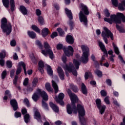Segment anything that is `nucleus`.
I'll return each instance as SVG.
<instances>
[{
  "label": "nucleus",
  "mask_w": 125,
  "mask_h": 125,
  "mask_svg": "<svg viewBox=\"0 0 125 125\" xmlns=\"http://www.w3.org/2000/svg\"><path fill=\"white\" fill-rule=\"evenodd\" d=\"M65 13L67 15V16L69 18L70 20H72L73 19V16L72 15V12H71L70 10L68 9L67 8H65Z\"/></svg>",
  "instance_id": "nucleus-22"
},
{
  "label": "nucleus",
  "mask_w": 125,
  "mask_h": 125,
  "mask_svg": "<svg viewBox=\"0 0 125 125\" xmlns=\"http://www.w3.org/2000/svg\"><path fill=\"white\" fill-rule=\"evenodd\" d=\"M6 75H7V73L6 72V70H4L1 74V79L4 80L5 79V77H6Z\"/></svg>",
  "instance_id": "nucleus-45"
},
{
  "label": "nucleus",
  "mask_w": 125,
  "mask_h": 125,
  "mask_svg": "<svg viewBox=\"0 0 125 125\" xmlns=\"http://www.w3.org/2000/svg\"><path fill=\"white\" fill-rule=\"evenodd\" d=\"M66 41L69 44H73L74 43V38L71 35H67L66 38Z\"/></svg>",
  "instance_id": "nucleus-17"
},
{
  "label": "nucleus",
  "mask_w": 125,
  "mask_h": 125,
  "mask_svg": "<svg viewBox=\"0 0 125 125\" xmlns=\"http://www.w3.org/2000/svg\"><path fill=\"white\" fill-rule=\"evenodd\" d=\"M101 95L102 96H104V97H105V96H107V92L104 90H102L101 91Z\"/></svg>",
  "instance_id": "nucleus-49"
},
{
  "label": "nucleus",
  "mask_w": 125,
  "mask_h": 125,
  "mask_svg": "<svg viewBox=\"0 0 125 125\" xmlns=\"http://www.w3.org/2000/svg\"><path fill=\"white\" fill-rule=\"evenodd\" d=\"M42 36L43 38L46 37L49 34V30L47 28H44L42 30Z\"/></svg>",
  "instance_id": "nucleus-20"
},
{
  "label": "nucleus",
  "mask_w": 125,
  "mask_h": 125,
  "mask_svg": "<svg viewBox=\"0 0 125 125\" xmlns=\"http://www.w3.org/2000/svg\"><path fill=\"white\" fill-rule=\"evenodd\" d=\"M62 60L63 63H66V62H67V57H66L65 56H63L62 57Z\"/></svg>",
  "instance_id": "nucleus-61"
},
{
  "label": "nucleus",
  "mask_w": 125,
  "mask_h": 125,
  "mask_svg": "<svg viewBox=\"0 0 125 125\" xmlns=\"http://www.w3.org/2000/svg\"><path fill=\"white\" fill-rule=\"evenodd\" d=\"M11 98V94H10V92L9 90H7L5 92V95L3 97V100H7V98Z\"/></svg>",
  "instance_id": "nucleus-23"
},
{
  "label": "nucleus",
  "mask_w": 125,
  "mask_h": 125,
  "mask_svg": "<svg viewBox=\"0 0 125 125\" xmlns=\"http://www.w3.org/2000/svg\"><path fill=\"white\" fill-rule=\"evenodd\" d=\"M28 83H29V79L25 78L24 82H23V85H27V84H28Z\"/></svg>",
  "instance_id": "nucleus-62"
},
{
  "label": "nucleus",
  "mask_w": 125,
  "mask_h": 125,
  "mask_svg": "<svg viewBox=\"0 0 125 125\" xmlns=\"http://www.w3.org/2000/svg\"><path fill=\"white\" fill-rule=\"evenodd\" d=\"M46 89L48 91H51V88H50V84L49 83H46L45 84Z\"/></svg>",
  "instance_id": "nucleus-48"
},
{
  "label": "nucleus",
  "mask_w": 125,
  "mask_h": 125,
  "mask_svg": "<svg viewBox=\"0 0 125 125\" xmlns=\"http://www.w3.org/2000/svg\"><path fill=\"white\" fill-rule=\"evenodd\" d=\"M11 10L12 11H14L15 8V3L14 2V0H10Z\"/></svg>",
  "instance_id": "nucleus-31"
},
{
  "label": "nucleus",
  "mask_w": 125,
  "mask_h": 125,
  "mask_svg": "<svg viewBox=\"0 0 125 125\" xmlns=\"http://www.w3.org/2000/svg\"><path fill=\"white\" fill-rule=\"evenodd\" d=\"M58 36V34L56 32H54L51 35V38L52 39H54L55 37H57Z\"/></svg>",
  "instance_id": "nucleus-56"
},
{
  "label": "nucleus",
  "mask_w": 125,
  "mask_h": 125,
  "mask_svg": "<svg viewBox=\"0 0 125 125\" xmlns=\"http://www.w3.org/2000/svg\"><path fill=\"white\" fill-rule=\"evenodd\" d=\"M57 72L61 80H64V71H63V69L61 67H58Z\"/></svg>",
  "instance_id": "nucleus-15"
},
{
  "label": "nucleus",
  "mask_w": 125,
  "mask_h": 125,
  "mask_svg": "<svg viewBox=\"0 0 125 125\" xmlns=\"http://www.w3.org/2000/svg\"><path fill=\"white\" fill-rule=\"evenodd\" d=\"M99 46L101 48V49L103 51L104 55H108V54L107 53V51L106 50V49H105V45L102 43V42H99Z\"/></svg>",
  "instance_id": "nucleus-19"
},
{
  "label": "nucleus",
  "mask_w": 125,
  "mask_h": 125,
  "mask_svg": "<svg viewBox=\"0 0 125 125\" xmlns=\"http://www.w3.org/2000/svg\"><path fill=\"white\" fill-rule=\"evenodd\" d=\"M125 0L122 1L121 3H120L118 6V8L119 10H125Z\"/></svg>",
  "instance_id": "nucleus-24"
},
{
  "label": "nucleus",
  "mask_w": 125,
  "mask_h": 125,
  "mask_svg": "<svg viewBox=\"0 0 125 125\" xmlns=\"http://www.w3.org/2000/svg\"><path fill=\"white\" fill-rule=\"evenodd\" d=\"M5 55H6V52H5V51H2L0 53V58H1V59H3V58H4L5 57Z\"/></svg>",
  "instance_id": "nucleus-43"
},
{
  "label": "nucleus",
  "mask_w": 125,
  "mask_h": 125,
  "mask_svg": "<svg viewBox=\"0 0 125 125\" xmlns=\"http://www.w3.org/2000/svg\"><path fill=\"white\" fill-rule=\"evenodd\" d=\"M11 105L13 108L14 111H16L18 109V104L15 100H11L10 101Z\"/></svg>",
  "instance_id": "nucleus-16"
},
{
  "label": "nucleus",
  "mask_w": 125,
  "mask_h": 125,
  "mask_svg": "<svg viewBox=\"0 0 125 125\" xmlns=\"http://www.w3.org/2000/svg\"><path fill=\"white\" fill-rule=\"evenodd\" d=\"M106 82L107 84H108V85H109V86H111V85H112V81H111V80L107 79L106 80Z\"/></svg>",
  "instance_id": "nucleus-60"
},
{
  "label": "nucleus",
  "mask_w": 125,
  "mask_h": 125,
  "mask_svg": "<svg viewBox=\"0 0 125 125\" xmlns=\"http://www.w3.org/2000/svg\"><path fill=\"white\" fill-rule=\"evenodd\" d=\"M31 28L32 30L36 32V33H41V30L37 26L33 25H32Z\"/></svg>",
  "instance_id": "nucleus-35"
},
{
  "label": "nucleus",
  "mask_w": 125,
  "mask_h": 125,
  "mask_svg": "<svg viewBox=\"0 0 125 125\" xmlns=\"http://www.w3.org/2000/svg\"><path fill=\"white\" fill-rule=\"evenodd\" d=\"M29 57L31 58L33 63H34V64H37V60L34 55V53L30 54Z\"/></svg>",
  "instance_id": "nucleus-32"
},
{
  "label": "nucleus",
  "mask_w": 125,
  "mask_h": 125,
  "mask_svg": "<svg viewBox=\"0 0 125 125\" xmlns=\"http://www.w3.org/2000/svg\"><path fill=\"white\" fill-rule=\"evenodd\" d=\"M38 22H40L41 25H43L44 23V20L43 19V18L42 17H38Z\"/></svg>",
  "instance_id": "nucleus-42"
},
{
  "label": "nucleus",
  "mask_w": 125,
  "mask_h": 125,
  "mask_svg": "<svg viewBox=\"0 0 125 125\" xmlns=\"http://www.w3.org/2000/svg\"><path fill=\"white\" fill-rule=\"evenodd\" d=\"M24 119L25 123L27 124V123H29V121H30V115L28 114H25L24 116Z\"/></svg>",
  "instance_id": "nucleus-37"
},
{
  "label": "nucleus",
  "mask_w": 125,
  "mask_h": 125,
  "mask_svg": "<svg viewBox=\"0 0 125 125\" xmlns=\"http://www.w3.org/2000/svg\"><path fill=\"white\" fill-rule=\"evenodd\" d=\"M57 30L59 33L60 36H61V37H63V36H64L65 33L62 30V29L61 28H57Z\"/></svg>",
  "instance_id": "nucleus-40"
},
{
  "label": "nucleus",
  "mask_w": 125,
  "mask_h": 125,
  "mask_svg": "<svg viewBox=\"0 0 125 125\" xmlns=\"http://www.w3.org/2000/svg\"><path fill=\"white\" fill-rule=\"evenodd\" d=\"M82 91L83 94H85V95H86V94H87V90H86L85 85H84L83 83H82Z\"/></svg>",
  "instance_id": "nucleus-28"
},
{
  "label": "nucleus",
  "mask_w": 125,
  "mask_h": 125,
  "mask_svg": "<svg viewBox=\"0 0 125 125\" xmlns=\"http://www.w3.org/2000/svg\"><path fill=\"white\" fill-rule=\"evenodd\" d=\"M104 13L106 17H109V16H110V13L109 12V10H108V9H105L104 11Z\"/></svg>",
  "instance_id": "nucleus-50"
},
{
  "label": "nucleus",
  "mask_w": 125,
  "mask_h": 125,
  "mask_svg": "<svg viewBox=\"0 0 125 125\" xmlns=\"http://www.w3.org/2000/svg\"><path fill=\"white\" fill-rule=\"evenodd\" d=\"M70 86L74 92H77L78 90H79L78 89V87L75 86V85H74L73 84H70Z\"/></svg>",
  "instance_id": "nucleus-41"
},
{
  "label": "nucleus",
  "mask_w": 125,
  "mask_h": 125,
  "mask_svg": "<svg viewBox=\"0 0 125 125\" xmlns=\"http://www.w3.org/2000/svg\"><path fill=\"white\" fill-rule=\"evenodd\" d=\"M11 46H15L16 45V41L15 40H12L10 42Z\"/></svg>",
  "instance_id": "nucleus-58"
},
{
  "label": "nucleus",
  "mask_w": 125,
  "mask_h": 125,
  "mask_svg": "<svg viewBox=\"0 0 125 125\" xmlns=\"http://www.w3.org/2000/svg\"><path fill=\"white\" fill-rule=\"evenodd\" d=\"M96 103L97 107L100 111V114L101 115H103V114H104V112H105V110L106 109V105L104 104L102 105L101 100L99 99H97L96 100Z\"/></svg>",
  "instance_id": "nucleus-12"
},
{
  "label": "nucleus",
  "mask_w": 125,
  "mask_h": 125,
  "mask_svg": "<svg viewBox=\"0 0 125 125\" xmlns=\"http://www.w3.org/2000/svg\"><path fill=\"white\" fill-rule=\"evenodd\" d=\"M112 2V4L113 5H114V6H116V7H117V6H118V0H111Z\"/></svg>",
  "instance_id": "nucleus-53"
},
{
  "label": "nucleus",
  "mask_w": 125,
  "mask_h": 125,
  "mask_svg": "<svg viewBox=\"0 0 125 125\" xmlns=\"http://www.w3.org/2000/svg\"><path fill=\"white\" fill-rule=\"evenodd\" d=\"M92 78V74L91 72H86L85 73L84 78L85 80H87L88 78Z\"/></svg>",
  "instance_id": "nucleus-39"
},
{
  "label": "nucleus",
  "mask_w": 125,
  "mask_h": 125,
  "mask_svg": "<svg viewBox=\"0 0 125 125\" xmlns=\"http://www.w3.org/2000/svg\"><path fill=\"white\" fill-rule=\"evenodd\" d=\"M64 97H65V95H64L63 93H60L59 94L58 97H57L55 98V100L57 103H59V104L62 106H64V102H63Z\"/></svg>",
  "instance_id": "nucleus-14"
},
{
  "label": "nucleus",
  "mask_w": 125,
  "mask_h": 125,
  "mask_svg": "<svg viewBox=\"0 0 125 125\" xmlns=\"http://www.w3.org/2000/svg\"><path fill=\"white\" fill-rule=\"evenodd\" d=\"M52 86L55 90V93H57V92H58V85H57L56 83H55V82H54V81H52Z\"/></svg>",
  "instance_id": "nucleus-25"
},
{
  "label": "nucleus",
  "mask_w": 125,
  "mask_h": 125,
  "mask_svg": "<svg viewBox=\"0 0 125 125\" xmlns=\"http://www.w3.org/2000/svg\"><path fill=\"white\" fill-rule=\"evenodd\" d=\"M14 73H15V69H12L10 71V77H11V78H13V77H14Z\"/></svg>",
  "instance_id": "nucleus-59"
},
{
  "label": "nucleus",
  "mask_w": 125,
  "mask_h": 125,
  "mask_svg": "<svg viewBox=\"0 0 125 125\" xmlns=\"http://www.w3.org/2000/svg\"><path fill=\"white\" fill-rule=\"evenodd\" d=\"M43 44L46 51L44 50H42L41 52L42 54L46 57L48 54L49 58L53 60L54 58V54H53V52L50 49V46H49V44L46 42H44Z\"/></svg>",
  "instance_id": "nucleus-8"
},
{
  "label": "nucleus",
  "mask_w": 125,
  "mask_h": 125,
  "mask_svg": "<svg viewBox=\"0 0 125 125\" xmlns=\"http://www.w3.org/2000/svg\"><path fill=\"white\" fill-rule=\"evenodd\" d=\"M113 48L114 49V52L116 53V54H117V55H119L120 54V50H119V48L115 43H113Z\"/></svg>",
  "instance_id": "nucleus-30"
},
{
  "label": "nucleus",
  "mask_w": 125,
  "mask_h": 125,
  "mask_svg": "<svg viewBox=\"0 0 125 125\" xmlns=\"http://www.w3.org/2000/svg\"><path fill=\"white\" fill-rule=\"evenodd\" d=\"M116 28L120 33H125V29L123 27H122L118 25H116Z\"/></svg>",
  "instance_id": "nucleus-36"
},
{
  "label": "nucleus",
  "mask_w": 125,
  "mask_h": 125,
  "mask_svg": "<svg viewBox=\"0 0 125 125\" xmlns=\"http://www.w3.org/2000/svg\"><path fill=\"white\" fill-rule=\"evenodd\" d=\"M21 67H23L25 75H27V71H26V64H25V62H19L18 66H17L16 72V76L19 75V74L21 73V71H22V68H21Z\"/></svg>",
  "instance_id": "nucleus-11"
},
{
  "label": "nucleus",
  "mask_w": 125,
  "mask_h": 125,
  "mask_svg": "<svg viewBox=\"0 0 125 125\" xmlns=\"http://www.w3.org/2000/svg\"><path fill=\"white\" fill-rule=\"evenodd\" d=\"M36 44H37L38 46H39V48H40L41 49H42V48L43 47V46H42V43L39 40L36 41Z\"/></svg>",
  "instance_id": "nucleus-44"
},
{
  "label": "nucleus",
  "mask_w": 125,
  "mask_h": 125,
  "mask_svg": "<svg viewBox=\"0 0 125 125\" xmlns=\"http://www.w3.org/2000/svg\"><path fill=\"white\" fill-rule=\"evenodd\" d=\"M118 59H119V60L121 61L122 63H123V64H124L125 65V60H124V59L123 58V57L122 56V55H119Z\"/></svg>",
  "instance_id": "nucleus-51"
},
{
  "label": "nucleus",
  "mask_w": 125,
  "mask_h": 125,
  "mask_svg": "<svg viewBox=\"0 0 125 125\" xmlns=\"http://www.w3.org/2000/svg\"><path fill=\"white\" fill-rule=\"evenodd\" d=\"M39 82V80L37 78H34L33 82H32V86L33 87H36L37 86V85L38 84V82Z\"/></svg>",
  "instance_id": "nucleus-38"
},
{
  "label": "nucleus",
  "mask_w": 125,
  "mask_h": 125,
  "mask_svg": "<svg viewBox=\"0 0 125 125\" xmlns=\"http://www.w3.org/2000/svg\"><path fill=\"white\" fill-rule=\"evenodd\" d=\"M6 66L8 68H11L12 67V62L10 61L6 62Z\"/></svg>",
  "instance_id": "nucleus-47"
},
{
  "label": "nucleus",
  "mask_w": 125,
  "mask_h": 125,
  "mask_svg": "<svg viewBox=\"0 0 125 125\" xmlns=\"http://www.w3.org/2000/svg\"><path fill=\"white\" fill-rule=\"evenodd\" d=\"M27 34L29 37H30V38H31V39H35V38H36V33L33 31H28L27 32Z\"/></svg>",
  "instance_id": "nucleus-29"
},
{
  "label": "nucleus",
  "mask_w": 125,
  "mask_h": 125,
  "mask_svg": "<svg viewBox=\"0 0 125 125\" xmlns=\"http://www.w3.org/2000/svg\"><path fill=\"white\" fill-rule=\"evenodd\" d=\"M109 96H106L104 99V101L105 104H107V105H109V104H110V101L109 100Z\"/></svg>",
  "instance_id": "nucleus-46"
},
{
  "label": "nucleus",
  "mask_w": 125,
  "mask_h": 125,
  "mask_svg": "<svg viewBox=\"0 0 125 125\" xmlns=\"http://www.w3.org/2000/svg\"><path fill=\"white\" fill-rule=\"evenodd\" d=\"M95 73L99 78H102V76H103L102 71L98 69H97L95 71Z\"/></svg>",
  "instance_id": "nucleus-33"
},
{
  "label": "nucleus",
  "mask_w": 125,
  "mask_h": 125,
  "mask_svg": "<svg viewBox=\"0 0 125 125\" xmlns=\"http://www.w3.org/2000/svg\"><path fill=\"white\" fill-rule=\"evenodd\" d=\"M63 51L65 55L67 56V57L73 56L74 54V48H73L72 46H68L67 47L64 48Z\"/></svg>",
  "instance_id": "nucleus-13"
},
{
  "label": "nucleus",
  "mask_w": 125,
  "mask_h": 125,
  "mask_svg": "<svg viewBox=\"0 0 125 125\" xmlns=\"http://www.w3.org/2000/svg\"><path fill=\"white\" fill-rule=\"evenodd\" d=\"M63 45L62 44H58L57 45V49H62Z\"/></svg>",
  "instance_id": "nucleus-63"
},
{
  "label": "nucleus",
  "mask_w": 125,
  "mask_h": 125,
  "mask_svg": "<svg viewBox=\"0 0 125 125\" xmlns=\"http://www.w3.org/2000/svg\"><path fill=\"white\" fill-rule=\"evenodd\" d=\"M53 6L54 8H55L56 10H59L60 7H59V5L58 4L55 3V4H54Z\"/></svg>",
  "instance_id": "nucleus-64"
},
{
  "label": "nucleus",
  "mask_w": 125,
  "mask_h": 125,
  "mask_svg": "<svg viewBox=\"0 0 125 125\" xmlns=\"http://www.w3.org/2000/svg\"><path fill=\"white\" fill-rule=\"evenodd\" d=\"M36 14L37 16H40V15H42V11L41 10L37 9L36 10Z\"/></svg>",
  "instance_id": "nucleus-57"
},
{
  "label": "nucleus",
  "mask_w": 125,
  "mask_h": 125,
  "mask_svg": "<svg viewBox=\"0 0 125 125\" xmlns=\"http://www.w3.org/2000/svg\"><path fill=\"white\" fill-rule=\"evenodd\" d=\"M35 119L38 120L39 122L41 121V114L39 112V110H37L35 112Z\"/></svg>",
  "instance_id": "nucleus-26"
},
{
  "label": "nucleus",
  "mask_w": 125,
  "mask_h": 125,
  "mask_svg": "<svg viewBox=\"0 0 125 125\" xmlns=\"http://www.w3.org/2000/svg\"><path fill=\"white\" fill-rule=\"evenodd\" d=\"M115 55H111L109 56V60L110 61H111V62H114L115 60H114V58L115 57Z\"/></svg>",
  "instance_id": "nucleus-52"
},
{
  "label": "nucleus",
  "mask_w": 125,
  "mask_h": 125,
  "mask_svg": "<svg viewBox=\"0 0 125 125\" xmlns=\"http://www.w3.org/2000/svg\"><path fill=\"white\" fill-rule=\"evenodd\" d=\"M20 9L21 13H22V14H23V15H26V14H27V9L26 8V7H25V6H21L20 7Z\"/></svg>",
  "instance_id": "nucleus-27"
},
{
  "label": "nucleus",
  "mask_w": 125,
  "mask_h": 125,
  "mask_svg": "<svg viewBox=\"0 0 125 125\" xmlns=\"http://www.w3.org/2000/svg\"><path fill=\"white\" fill-rule=\"evenodd\" d=\"M2 1L5 7L8 8L9 7V0H2Z\"/></svg>",
  "instance_id": "nucleus-34"
},
{
  "label": "nucleus",
  "mask_w": 125,
  "mask_h": 125,
  "mask_svg": "<svg viewBox=\"0 0 125 125\" xmlns=\"http://www.w3.org/2000/svg\"><path fill=\"white\" fill-rule=\"evenodd\" d=\"M64 69L65 71L66 75L67 77H68L69 75L67 73V71L69 73H72L74 76H77L78 73H77V70L75 69V67L73 65V63H69V65H65L64 67Z\"/></svg>",
  "instance_id": "nucleus-10"
},
{
  "label": "nucleus",
  "mask_w": 125,
  "mask_h": 125,
  "mask_svg": "<svg viewBox=\"0 0 125 125\" xmlns=\"http://www.w3.org/2000/svg\"><path fill=\"white\" fill-rule=\"evenodd\" d=\"M67 93L69 95V96L70 98V100L71 101L72 104L74 105L73 109H72V106H71V104H67L66 109L67 112L69 114V115H71L72 113L74 114H77L78 112L79 117L80 119V121L82 125H86V123H85V119H84V116L85 115V110H84V108H83V104H77V108H76V105H75V104L77 103V102H79V98L78 96L76 95L74 93H72L71 90L68 89Z\"/></svg>",
  "instance_id": "nucleus-1"
},
{
  "label": "nucleus",
  "mask_w": 125,
  "mask_h": 125,
  "mask_svg": "<svg viewBox=\"0 0 125 125\" xmlns=\"http://www.w3.org/2000/svg\"><path fill=\"white\" fill-rule=\"evenodd\" d=\"M23 103L26 104V106L30 107V104L29 103V100L27 99H25L23 101Z\"/></svg>",
  "instance_id": "nucleus-55"
},
{
  "label": "nucleus",
  "mask_w": 125,
  "mask_h": 125,
  "mask_svg": "<svg viewBox=\"0 0 125 125\" xmlns=\"http://www.w3.org/2000/svg\"><path fill=\"white\" fill-rule=\"evenodd\" d=\"M42 96V106L43 108H45L46 110H47L48 108L47 107V104L44 102V101H47L48 100V96L47 94L44 91H42L40 89H37L36 92H35L32 96V98L34 101H38L39 98Z\"/></svg>",
  "instance_id": "nucleus-2"
},
{
  "label": "nucleus",
  "mask_w": 125,
  "mask_h": 125,
  "mask_svg": "<svg viewBox=\"0 0 125 125\" xmlns=\"http://www.w3.org/2000/svg\"><path fill=\"white\" fill-rule=\"evenodd\" d=\"M15 118H20L21 117V112L16 111L15 113Z\"/></svg>",
  "instance_id": "nucleus-54"
},
{
  "label": "nucleus",
  "mask_w": 125,
  "mask_h": 125,
  "mask_svg": "<svg viewBox=\"0 0 125 125\" xmlns=\"http://www.w3.org/2000/svg\"><path fill=\"white\" fill-rule=\"evenodd\" d=\"M1 28L3 33H5L6 35H9L11 33L12 27L10 22H7V20L5 18H3L1 20Z\"/></svg>",
  "instance_id": "nucleus-5"
},
{
  "label": "nucleus",
  "mask_w": 125,
  "mask_h": 125,
  "mask_svg": "<svg viewBox=\"0 0 125 125\" xmlns=\"http://www.w3.org/2000/svg\"><path fill=\"white\" fill-rule=\"evenodd\" d=\"M122 19L123 22H125V16L124 15V14L121 13H117L116 15H111L110 16V19H108L105 18L104 19L105 22H108L109 24H112L113 22L116 23V24H120L121 23Z\"/></svg>",
  "instance_id": "nucleus-4"
},
{
  "label": "nucleus",
  "mask_w": 125,
  "mask_h": 125,
  "mask_svg": "<svg viewBox=\"0 0 125 125\" xmlns=\"http://www.w3.org/2000/svg\"><path fill=\"white\" fill-rule=\"evenodd\" d=\"M102 37H103V39L106 44L108 43V39H107V38H110L112 41L114 40L113 33L106 27H103V31L102 32Z\"/></svg>",
  "instance_id": "nucleus-7"
},
{
  "label": "nucleus",
  "mask_w": 125,
  "mask_h": 125,
  "mask_svg": "<svg viewBox=\"0 0 125 125\" xmlns=\"http://www.w3.org/2000/svg\"><path fill=\"white\" fill-rule=\"evenodd\" d=\"M77 58L78 57H80V56L79 55H77L76 56ZM79 58H77V60H75L74 59L73 60V63L74 64V65L76 66V69H79V67H80V61H79Z\"/></svg>",
  "instance_id": "nucleus-21"
},
{
  "label": "nucleus",
  "mask_w": 125,
  "mask_h": 125,
  "mask_svg": "<svg viewBox=\"0 0 125 125\" xmlns=\"http://www.w3.org/2000/svg\"><path fill=\"white\" fill-rule=\"evenodd\" d=\"M81 49L82 50L83 54L81 57V61L83 63L86 64L88 62V56H89V49L88 47L85 45H82Z\"/></svg>",
  "instance_id": "nucleus-6"
},
{
  "label": "nucleus",
  "mask_w": 125,
  "mask_h": 125,
  "mask_svg": "<svg viewBox=\"0 0 125 125\" xmlns=\"http://www.w3.org/2000/svg\"><path fill=\"white\" fill-rule=\"evenodd\" d=\"M38 65V70L42 74V73H43V68H44V67H47V74H49V76H52V75L53 74V71H52V69H51L50 66L48 65L47 64L44 65V63H43V62H42V61H39Z\"/></svg>",
  "instance_id": "nucleus-9"
},
{
  "label": "nucleus",
  "mask_w": 125,
  "mask_h": 125,
  "mask_svg": "<svg viewBox=\"0 0 125 125\" xmlns=\"http://www.w3.org/2000/svg\"><path fill=\"white\" fill-rule=\"evenodd\" d=\"M80 8H82V10L79 14L80 21L83 25H84L86 27L87 26V17L85 15H88L89 14L88 8L83 4H81Z\"/></svg>",
  "instance_id": "nucleus-3"
},
{
  "label": "nucleus",
  "mask_w": 125,
  "mask_h": 125,
  "mask_svg": "<svg viewBox=\"0 0 125 125\" xmlns=\"http://www.w3.org/2000/svg\"><path fill=\"white\" fill-rule=\"evenodd\" d=\"M50 106L55 113L59 112V107L57 105L53 104L52 103H50Z\"/></svg>",
  "instance_id": "nucleus-18"
}]
</instances>
